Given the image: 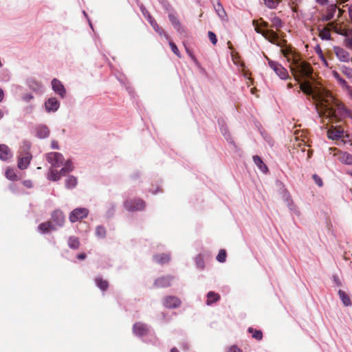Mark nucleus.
Masks as SVG:
<instances>
[{"label":"nucleus","mask_w":352,"mask_h":352,"mask_svg":"<svg viewBox=\"0 0 352 352\" xmlns=\"http://www.w3.org/2000/svg\"><path fill=\"white\" fill-rule=\"evenodd\" d=\"M300 89L305 94L312 96L316 102V108L320 117L325 116L336 120L351 118V112L329 91L322 90L315 93L307 82L301 83Z\"/></svg>","instance_id":"f257e3e1"},{"label":"nucleus","mask_w":352,"mask_h":352,"mask_svg":"<svg viewBox=\"0 0 352 352\" xmlns=\"http://www.w3.org/2000/svg\"><path fill=\"white\" fill-rule=\"evenodd\" d=\"M47 161L54 168L60 167L63 165L64 166L60 169V172L52 169L48 174V179L52 181L59 180L61 175H65L73 170L72 163L70 161H65L63 155H47Z\"/></svg>","instance_id":"f03ea898"},{"label":"nucleus","mask_w":352,"mask_h":352,"mask_svg":"<svg viewBox=\"0 0 352 352\" xmlns=\"http://www.w3.org/2000/svg\"><path fill=\"white\" fill-rule=\"evenodd\" d=\"M291 72L297 81H300L302 78H311L312 74V68L311 65L306 61H301L299 59L293 58L290 65Z\"/></svg>","instance_id":"7ed1b4c3"},{"label":"nucleus","mask_w":352,"mask_h":352,"mask_svg":"<svg viewBox=\"0 0 352 352\" xmlns=\"http://www.w3.org/2000/svg\"><path fill=\"white\" fill-rule=\"evenodd\" d=\"M253 25L255 28V31L262 34L267 41L272 44L276 45L280 47L286 46L287 41L285 39H280L278 35L272 30H262L258 26V21L254 20L252 21Z\"/></svg>","instance_id":"20e7f679"},{"label":"nucleus","mask_w":352,"mask_h":352,"mask_svg":"<svg viewBox=\"0 0 352 352\" xmlns=\"http://www.w3.org/2000/svg\"><path fill=\"white\" fill-rule=\"evenodd\" d=\"M327 136L329 139L333 140H341L344 143L349 139V135L347 134H345L344 129L340 126H331L327 131Z\"/></svg>","instance_id":"39448f33"},{"label":"nucleus","mask_w":352,"mask_h":352,"mask_svg":"<svg viewBox=\"0 0 352 352\" xmlns=\"http://www.w3.org/2000/svg\"><path fill=\"white\" fill-rule=\"evenodd\" d=\"M88 214V209L85 208H77L70 212L69 219L72 223H75L86 218Z\"/></svg>","instance_id":"423d86ee"},{"label":"nucleus","mask_w":352,"mask_h":352,"mask_svg":"<svg viewBox=\"0 0 352 352\" xmlns=\"http://www.w3.org/2000/svg\"><path fill=\"white\" fill-rule=\"evenodd\" d=\"M265 58L268 61L269 66L276 72V74L281 79H287L289 77L288 72L281 65L278 64L277 62L270 60L267 56H265Z\"/></svg>","instance_id":"0eeeda50"},{"label":"nucleus","mask_w":352,"mask_h":352,"mask_svg":"<svg viewBox=\"0 0 352 352\" xmlns=\"http://www.w3.org/2000/svg\"><path fill=\"white\" fill-rule=\"evenodd\" d=\"M145 202L140 199L127 200L124 203L125 208L129 211L141 210L145 208Z\"/></svg>","instance_id":"6e6552de"},{"label":"nucleus","mask_w":352,"mask_h":352,"mask_svg":"<svg viewBox=\"0 0 352 352\" xmlns=\"http://www.w3.org/2000/svg\"><path fill=\"white\" fill-rule=\"evenodd\" d=\"M50 221H52V223L56 226V230L58 227L63 226L65 221L63 212L60 210L54 211L52 214Z\"/></svg>","instance_id":"1a4fd4ad"},{"label":"nucleus","mask_w":352,"mask_h":352,"mask_svg":"<svg viewBox=\"0 0 352 352\" xmlns=\"http://www.w3.org/2000/svg\"><path fill=\"white\" fill-rule=\"evenodd\" d=\"M173 279L174 277L170 275L160 277L155 280L154 286L157 288H165L170 287Z\"/></svg>","instance_id":"9d476101"},{"label":"nucleus","mask_w":352,"mask_h":352,"mask_svg":"<svg viewBox=\"0 0 352 352\" xmlns=\"http://www.w3.org/2000/svg\"><path fill=\"white\" fill-rule=\"evenodd\" d=\"M296 143L293 144L292 151H290L292 154H300L307 153V154H312V150L309 148V145L305 143L301 144L298 140H296Z\"/></svg>","instance_id":"9b49d317"},{"label":"nucleus","mask_w":352,"mask_h":352,"mask_svg":"<svg viewBox=\"0 0 352 352\" xmlns=\"http://www.w3.org/2000/svg\"><path fill=\"white\" fill-rule=\"evenodd\" d=\"M180 304V300L176 296H168L163 299V305L168 309L177 308Z\"/></svg>","instance_id":"f8f14e48"},{"label":"nucleus","mask_w":352,"mask_h":352,"mask_svg":"<svg viewBox=\"0 0 352 352\" xmlns=\"http://www.w3.org/2000/svg\"><path fill=\"white\" fill-rule=\"evenodd\" d=\"M333 51L336 54L337 58L342 62L348 63L350 60V55L348 52H346L344 49L335 46L333 47Z\"/></svg>","instance_id":"ddd939ff"},{"label":"nucleus","mask_w":352,"mask_h":352,"mask_svg":"<svg viewBox=\"0 0 352 352\" xmlns=\"http://www.w3.org/2000/svg\"><path fill=\"white\" fill-rule=\"evenodd\" d=\"M133 331L136 336H143L148 333V328L146 324L138 322L133 324Z\"/></svg>","instance_id":"4468645a"},{"label":"nucleus","mask_w":352,"mask_h":352,"mask_svg":"<svg viewBox=\"0 0 352 352\" xmlns=\"http://www.w3.org/2000/svg\"><path fill=\"white\" fill-rule=\"evenodd\" d=\"M52 86L53 90L61 98L65 97L66 94V90L63 86V85L61 83L60 80H58L56 78H54L52 81Z\"/></svg>","instance_id":"2eb2a0df"},{"label":"nucleus","mask_w":352,"mask_h":352,"mask_svg":"<svg viewBox=\"0 0 352 352\" xmlns=\"http://www.w3.org/2000/svg\"><path fill=\"white\" fill-rule=\"evenodd\" d=\"M60 103L55 98H49L45 103V109L47 112H54L59 108Z\"/></svg>","instance_id":"dca6fc26"},{"label":"nucleus","mask_w":352,"mask_h":352,"mask_svg":"<svg viewBox=\"0 0 352 352\" xmlns=\"http://www.w3.org/2000/svg\"><path fill=\"white\" fill-rule=\"evenodd\" d=\"M147 19L156 32L160 36L164 35L167 39L168 38V36L165 33L163 28L159 26L156 21L151 15H148Z\"/></svg>","instance_id":"f3484780"},{"label":"nucleus","mask_w":352,"mask_h":352,"mask_svg":"<svg viewBox=\"0 0 352 352\" xmlns=\"http://www.w3.org/2000/svg\"><path fill=\"white\" fill-rule=\"evenodd\" d=\"M153 261L160 265H164L168 263L170 260V256L168 254H158L153 257Z\"/></svg>","instance_id":"a211bd4d"},{"label":"nucleus","mask_w":352,"mask_h":352,"mask_svg":"<svg viewBox=\"0 0 352 352\" xmlns=\"http://www.w3.org/2000/svg\"><path fill=\"white\" fill-rule=\"evenodd\" d=\"M253 160L255 164L257 166V167L262 173H267L268 172L267 165L264 163L263 160L259 155H254Z\"/></svg>","instance_id":"6ab92c4d"},{"label":"nucleus","mask_w":352,"mask_h":352,"mask_svg":"<svg viewBox=\"0 0 352 352\" xmlns=\"http://www.w3.org/2000/svg\"><path fill=\"white\" fill-rule=\"evenodd\" d=\"M56 226L52 223V221H47L42 223L38 226V230L42 233H47L51 230H55Z\"/></svg>","instance_id":"aec40b11"},{"label":"nucleus","mask_w":352,"mask_h":352,"mask_svg":"<svg viewBox=\"0 0 352 352\" xmlns=\"http://www.w3.org/2000/svg\"><path fill=\"white\" fill-rule=\"evenodd\" d=\"M31 160L32 155H26L25 157H20L17 163L18 168L21 170L27 168Z\"/></svg>","instance_id":"412c9836"},{"label":"nucleus","mask_w":352,"mask_h":352,"mask_svg":"<svg viewBox=\"0 0 352 352\" xmlns=\"http://www.w3.org/2000/svg\"><path fill=\"white\" fill-rule=\"evenodd\" d=\"M168 19H169L170 23H172V25H173V27L175 28V29L177 32H183V28L181 25V23L179 22V20L177 19V17L176 16H175L173 14H169Z\"/></svg>","instance_id":"4be33fe9"},{"label":"nucleus","mask_w":352,"mask_h":352,"mask_svg":"<svg viewBox=\"0 0 352 352\" xmlns=\"http://www.w3.org/2000/svg\"><path fill=\"white\" fill-rule=\"evenodd\" d=\"M36 130L37 136L40 138H45L49 135L50 130L45 125H39Z\"/></svg>","instance_id":"5701e85b"},{"label":"nucleus","mask_w":352,"mask_h":352,"mask_svg":"<svg viewBox=\"0 0 352 352\" xmlns=\"http://www.w3.org/2000/svg\"><path fill=\"white\" fill-rule=\"evenodd\" d=\"M220 295L214 292H209L207 294L206 304L210 305L220 300Z\"/></svg>","instance_id":"b1692460"},{"label":"nucleus","mask_w":352,"mask_h":352,"mask_svg":"<svg viewBox=\"0 0 352 352\" xmlns=\"http://www.w3.org/2000/svg\"><path fill=\"white\" fill-rule=\"evenodd\" d=\"M96 285L102 291H106L109 287V283L106 280H103L102 277L98 276L95 278Z\"/></svg>","instance_id":"393cba45"},{"label":"nucleus","mask_w":352,"mask_h":352,"mask_svg":"<svg viewBox=\"0 0 352 352\" xmlns=\"http://www.w3.org/2000/svg\"><path fill=\"white\" fill-rule=\"evenodd\" d=\"M338 295L342 302V303L344 304V306H351V300H350V298L349 296L346 294L345 292L340 289L338 291Z\"/></svg>","instance_id":"a878e982"},{"label":"nucleus","mask_w":352,"mask_h":352,"mask_svg":"<svg viewBox=\"0 0 352 352\" xmlns=\"http://www.w3.org/2000/svg\"><path fill=\"white\" fill-rule=\"evenodd\" d=\"M336 6L335 5L330 6L326 12V14L324 16V20L330 21L333 18V16L336 11Z\"/></svg>","instance_id":"bb28decb"},{"label":"nucleus","mask_w":352,"mask_h":352,"mask_svg":"<svg viewBox=\"0 0 352 352\" xmlns=\"http://www.w3.org/2000/svg\"><path fill=\"white\" fill-rule=\"evenodd\" d=\"M214 8L217 14L221 19H224L226 17V13L219 2H217V4L214 6Z\"/></svg>","instance_id":"cd10ccee"},{"label":"nucleus","mask_w":352,"mask_h":352,"mask_svg":"<svg viewBox=\"0 0 352 352\" xmlns=\"http://www.w3.org/2000/svg\"><path fill=\"white\" fill-rule=\"evenodd\" d=\"M5 175L7 179L11 181H16L19 179L17 175L16 174L14 170L11 168H8L6 169Z\"/></svg>","instance_id":"c85d7f7f"},{"label":"nucleus","mask_w":352,"mask_h":352,"mask_svg":"<svg viewBox=\"0 0 352 352\" xmlns=\"http://www.w3.org/2000/svg\"><path fill=\"white\" fill-rule=\"evenodd\" d=\"M68 245L70 248L76 250L80 246V241L76 236H70L68 239Z\"/></svg>","instance_id":"c756f323"},{"label":"nucleus","mask_w":352,"mask_h":352,"mask_svg":"<svg viewBox=\"0 0 352 352\" xmlns=\"http://www.w3.org/2000/svg\"><path fill=\"white\" fill-rule=\"evenodd\" d=\"M248 332L252 333V338L256 339V340H261L263 338V333L261 330H256L253 329L252 327L248 328Z\"/></svg>","instance_id":"7c9ffc66"},{"label":"nucleus","mask_w":352,"mask_h":352,"mask_svg":"<svg viewBox=\"0 0 352 352\" xmlns=\"http://www.w3.org/2000/svg\"><path fill=\"white\" fill-rule=\"evenodd\" d=\"M282 26L283 23L279 17L275 16L271 19L270 27L279 30Z\"/></svg>","instance_id":"2f4dec72"},{"label":"nucleus","mask_w":352,"mask_h":352,"mask_svg":"<svg viewBox=\"0 0 352 352\" xmlns=\"http://www.w3.org/2000/svg\"><path fill=\"white\" fill-rule=\"evenodd\" d=\"M77 184V179L74 176H69L65 181V185L67 188H73Z\"/></svg>","instance_id":"473e14b6"},{"label":"nucleus","mask_w":352,"mask_h":352,"mask_svg":"<svg viewBox=\"0 0 352 352\" xmlns=\"http://www.w3.org/2000/svg\"><path fill=\"white\" fill-rule=\"evenodd\" d=\"M319 36L322 40H329V39H331L330 30L328 28H324L322 30H320Z\"/></svg>","instance_id":"72a5a7b5"},{"label":"nucleus","mask_w":352,"mask_h":352,"mask_svg":"<svg viewBox=\"0 0 352 352\" xmlns=\"http://www.w3.org/2000/svg\"><path fill=\"white\" fill-rule=\"evenodd\" d=\"M31 148V143L29 141L25 140L22 142L21 146V152L22 154H29Z\"/></svg>","instance_id":"f704fd0d"},{"label":"nucleus","mask_w":352,"mask_h":352,"mask_svg":"<svg viewBox=\"0 0 352 352\" xmlns=\"http://www.w3.org/2000/svg\"><path fill=\"white\" fill-rule=\"evenodd\" d=\"M264 4L270 9H275L281 0H263Z\"/></svg>","instance_id":"c9c22d12"},{"label":"nucleus","mask_w":352,"mask_h":352,"mask_svg":"<svg viewBox=\"0 0 352 352\" xmlns=\"http://www.w3.org/2000/svg\"><path fill=\"white\" fill-rule=\"evenodd\" d=\"M106 229L102 226H98L96 228V234L99 238H104L106 236Z\"/></svg>","instance_id":"e433bc0d"},{"label":"nucleus","mask_w":352,"mask_h":352,"mask_svg":"<svg viewBox=\"0 0 352 352\" xmlns=\"http://www.w3.org/2000/svg\"><path fill=\"white\" fill-rule=\"evenodd\" d=\"M338 159L342 163L352 165V155H339Z\"/></svg>","instance_id":"4c0bfd02"},{"label":"nucleus","mask_w":352,"mask_h":352,"mask_svg":"<svg viewBox=\"0 0 352 352\" xmlns=\"http://www.w3.org/2000/svg\"><path fill=\"white\" fill-rule=\"evenodd\" d=\"M281 53L289 62L290 61V55H293L291 47H286L285 48H284V47H282Z\"/></svg>","instance_id":"58836bf2"},{"label":"nucleus","mask_w":352,"mask_h":352,"mask_svg":"<svg viewBox=\"0 0 352 352\" xmlns=\"http://www.w3.org/2000/svg\"><path fill=\"white\" fill-rule=\"evenodd\" d=\"M226 256H227L226 251L223 249L220 250L219 252V254L217 256V260L219 262L223 263L226 260Z\"/></svg>","instance_id":"ea45409f"},{"label":"nucleus","mask_w":352,"mask_h":352,"mask_svg":"<svg viewBox=\"0 0 352 352\" xmlns=\"http://www.w3.org/2000/svg\"><path fill=\"white\" fill-rule=\"evenodd\" d=\"M334 31L338 34H340V35H342V36H344L345 37L347 35V29L346 28H342V27H340V28H338V27H335L334 28Z\"/></svg>","instance_id":"a19ab883"},{"label":"nucleus","mask_w":352,"mask_h":352,"mask_svg":"<svg viewBox=\"0 0 352 352\" xmlns=\"http://www.w3.org/2000/svg\"><path fill=\"white\" fill-rule=\"evenodd\" d=\"M169 45H170V47L173 51V52L177 55V56H180V54H179V51L177 47V45L173 42V41H170L169 42Z\"/></svg>","instance_id":"79ce46f5"},{"label":"nucleus","mask_w":352,"mask_h":352,"mask_svg":"<svg viewBox=\"0 0 352 352\" xmlns=\"http://www.w3.org/2000/svg\"><path fill=\"white\" fill-rule=\"evenodd\" d=\"M312 178L314 180L315 183L319 187H322L323 186L322 180L318 175H316V174L313 175Z\"/></svg>","instance_id":"37998d69"},{"label":"nucleus","mask_w":352,"mask_h":352,"mask_svg":"<svg viewBox=\"0 0 352 352\" xmlns=\"http://www.w3.org/2000/svg\"><path fill=\"white\" fill-rule=\"evenodd\" d=\"M208 34V38H209L210 41H211V43L213 45H216V43L217 42V36H216L215 34L211 31H209Z\"/></svg>","instance_id":"c03bdc74"},{"label":"nucleus","mask_w":352,"mask_h":352,"mask_svg":"<svg viewBox=\"0 0 352 352\" xmlns=\"http://www.w3.org/2000/svg\"><path fill=\"white\" fill-rule=\"evenodd\" d=\"M10 148L6 144H0V154H8Z\"/></svg>","instance_id":"a18cd8bd"},{"label":"nucleus","mask_w":352,"mask_h":352,"mask_svg":"<svg viewBox=\"0 0 352 352\" xmlns=\"http://www.w3.org/2000/svg\"><path fill=\"white\" fill-rule=\"evenodd\" d=\"M344 45L347 48L352 50V38H346L344 39Z\"/></svg>","instance_id":"49530a36"},{"label":"nucleus","mask_w":352,"mask_h":352,"mask_svg":"<svg viewBox=\"0 0 352 352\" xmlns=\"http://www.w3.org/2000/svg\"><path fill=\"white\" fill-rule=\"evenodd\" d=\"M196 263H197V266L199 268H203L204 267V261H203V258H202V257L201 256H197V258H196Z\"/></svg>","instance_id":"de8ad7c7"},{"label":"nucleus","mask_w":352,"mask_h":352,"mask_svg":"<svg viewBox=\"0 0 352 352\" xmlns=\"http://www.w3.org/2000/svg\"><path fill=\"white\" fill-rule=\"evenodd\" d=\"M227 352H242V351L236 346L233 345L228 349Z\"/></svg>","instance_id":"09e8293b"},{"label":"nucleus","mask_w":352,"mask_h":352,"mask_svg":"<svg viewBox=\"0 0 352 352\" xmlns=\"http://www.w3.org/2000/svg\"><path fill=\"white\" fill-rule=\"evenodd\" d=\"M260 21H261V23L260 25L258 26L261 29V28H268L270 25L268 24L267 22L263 20V19H260Z\"/></svg>","instance_id":"8fccbe9b"},{"label":"nucleus","mask_w":352,"mask_h":352,"mask_svg":"<svg viewBox=\"0 0 352 352\" xmlns=\"http://www.w3.org/2000/svg\"><path fill=\"white\" fill-rule=\"evenodd\" d=\"M228 48L231 50V55L232 57H234V50H233V46L232 45V43L230 41H228Z\"/></svg>","instance_id":"3c124183"},{"label":"nucleus","mask_w":352,"mask_h":352,"mask_svg":"<svg viewBox=\"0 0 352 352\" xmlns=\"http://www.w3.org/2000/svg\"><path fill=\"white\" fill-rule=\"evenodd\" d=\"M23 185L28 188H31L32 186V182L30 180H25L23 182Z\"/></svg>","instance_id":"603ef678"},{"label":"nucleus","mask_w":352,"mask_h":352,"mask_svg":"<svg viewBox=\"0 0 352 352\" xmlns=\"http://www.w3.org/2000/svg\"><path fill=\"white\" fill-rule=\"evenodd\" d=\"M52 148L53 149H58L59 148L58 142L56 141H52Z\"/></svg>","instance_id":"864d4df0"},{"label":"nucleus","mask_w":352,"mask_h":352,"mask_svg":"<svg viewBox=\"0 0 352 352\" xmlns=\"http://www.w3.org/2000/svg\"><path fill=\"white\" fill-rule=\"evenodd\" d=\"M77 258L80 260H83L86 258V254L85 253H81V254H79L78 256H77Z\"/></svg>","instance_id":"5fc2aeb1"},{"label":"nucleus","mask_w":352,"mask_h":352,"mask_svg":"<svg viewBox=\"0 0 352 352\" xmlns=\"http://www.w3.org/2000/svg\"><path fill=\"white\" fill-rule=\"evenodd\" d=\"M346 38H352V29H347V35Z\"/></svg>","instance_id":"6e6d98bb"},{"label":"nucleus","mask_w":352,"mask_h":352,"mask_svg":"<svg viewBox=\"0 0 352 352\" xmlns=\"http://www.w3.org/2000/svg\"><path fill=\"white\" fill-rule=\"evenodd\" d=\"M316 1L321 5H325L327 3V0H316Z\"/></svg>","instance_id":"4d7b16f0"},{"label":"nucleus","mask_w":352,"mask_h":352,"mask_svg":"<svg viewBox=\"0 0 352 352\" xmlns=\"http://www.w3.org/2000/svg\"><path fill=\"white\" fill-rule=\"evenodd\" d=\"M349 14L351 21H352V6L349 8Z\"/></svg>","instance_id":"13d9d810"},{"label":"nucleus","mask_w":352,"mask_h":352,"mask_svg":"<svg viewBox=\"0 0 352 352\" xmlns=\"http://www.w3.org/2000/svg\"><path fill=\"white\" fill-rule=\"evenodd\" d=\"M0 159L2 160H7L8 159V155H0Z\"/></svg>","instance_id":"bf43d9fd"},{"label":"nucleus","mask_w":352,"mask_h":352,"mask_svg":"<svg viewBox=\"0 0 352 352\" xmlns=\"http://www.w3.org/2000/svg\"><path fill=\"white\" fill-rule=\"evenodd\" d=\"M3 91L1 89H0V102L3 100Z\"/></svg>","instance_id":"052dcab7"},{"label":"nucleus","mask_w":352,"mask_h":352,"mask_svg":"<svg viewBox=\"0 0 352 352\" xmlns=\"http://www.w3.org/2000/svg\"><path fill=\"white\" fill-rule=\"evenodd\" d=\"M33 97L31 96V95H27L25 97V99L28 101L30 100H31Z\"/></svg>","instance_id":"680f3d73"},{"label":"nucleus","mask_w":352,"mask_h":352,"mask_svg":"<svg viewBox=\"0 0 352 352\" xmlns=\"http://www.w3.org/2000/svg\"><path fill=\"white\" fill-rule=\"evenodd\" d=\"M170 352H179L178 349L175 347L171 349Z\"/></svg>","instance_id":"e2e57ef3"},{"label":"nucleus","mask_w":352,"mask_h":352,"mask_svg":"<svg viewBox=\"0 0 352 352\" xmlns=\"http://www.w3.org/2000/svg\"><path fill=\"white\" fill-rule=\"evenodd\" d=\"M292 87H293V85H292V84L291 82L287 84V88L291 89Z\"/></svg>","instance_id":"0e129e2a"},{"label":"nucleus","mask_w":352,"mask_h":352,"mask_svg":"<svg viewBox=\"0 0 352 352\" xmlns=\"http://www.w3.org/2000/svg\"><path fill=\"white\" fill-rule=\"evenodd\" d=\"M316 52L318 53H320V54H322V50H321V49L320 47H318V50H317Z\"/></svg>","instance_id":"69168bd1"},{"label":"nucleus","mask_w":352,"mask_h":352,"mask_svg":"<svg viewBox=\"0 0 352 352\" xmlns=\"http://www.w3.org/2000/svg\"><path fill=\"white\" fill-rule=\"evenodd\" d=\"M3 112L0 110V119L3 118Z\"/></svg>","instance_id":"338daca9"},{"label":"nucleus","mask_w":352,"mask_h":352,"mask_svg":"<svg viewBox=\"0 0 352 352\" xmlns=\"http://www.w3.org/2000/svg\"><path fill=\"white\" fill-rule=\"evenodd\" d=\"M349 0H340V3H345L348 1Z\"/></svg>","instance_id":"774afa93"}]
</instances>
